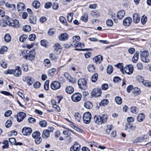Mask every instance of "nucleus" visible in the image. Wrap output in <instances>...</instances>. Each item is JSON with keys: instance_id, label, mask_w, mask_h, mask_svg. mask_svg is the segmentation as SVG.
I'll use <instances>...</instances> for the list:
<instances>
[{"instance_id": "obj_1", "label": "nucleus", "mask_w": 151, "mask_h": 151, "mask_svg": "<svg viewBox=\"0 0 151 151\" xmlns=\"http://www.w3.org/2000/svg\"><path fill=\"white\" fill-rule=\"evenodd\" d=\"M140 58L142 61L144 63H147L150 61L149 54L147 51H144L141 53Z\"/></svg>"}, {"instance_id": "obj_2", "label": "nucleus", "mask_w": 151, "mask_h": 151, "mask_svg": "<svg viewBox=\"0 0 151 151\" xmlns=\"http://www.w3.org/2000/svg\"><path fill=\"white\" fill-rule=\"evenodd\" d=\"M79 87L81 89L85 90L87 88V83L84 78H80L78 81Z\"/></svg>"}, {"instance_id": "obj_3", "label": "nucleus", "mask_w": 151, "mask_h": 151, "mask_svg": "<svg viewBox=\"0 0 151 151\" xmlns=\"http://www.w3.org/2000/svg\"><path fill=\"white\" fill-rule=\"evenodd\" d=\"M91 118V114L89 112H87L84 113L83 115V120L86 124H88L90 123Z\"/></svg>"}, {"instance_id": "obj_4", "label": "nucleus", "mask_w": 151, "mask_h": 151, "mask_svg": "<svg viewBox=\"0 0 151 151\" xmlns=\"http://www.w3.org/2000/svg\"><path fill=\"white\" fill-rule=\"evenodd\" d=\"M101 93V90L100 88H96L93 89L91 92L92 96L95 97L100 96Z\"/></svg>"}, {"instance_id": "obj_5", "label": "nucleus", "mask_w": 151, "mask_h": 151, "mask_svg": "<svg viewBox=\"0 0 151 151\" xmlns=\"http://www.w3.org/2000/svg\"><path fill=\"white\" fill-rule=\"evenodd\" d=\"M82 97L81 95L78 93H75L71 96V99L73 101L77 102L79 101Z\"/></svg>"}, {"instance_id": "obj_6", "label": "nucleus", "mask_w": 151, "mask_h": 151, "mask_svg": "<svg viewBox=\"0 0 151 151\" xmlns=\"http://www.w3.org/2000/svg\"><path fill=\"white\" fill-rule=\"evenodd\" d=\"M136 128L135 125H134L132 123H127L125 126V129L128 132L133 131Z\"/></svg>"}, {"instance_id": "obj_7", "label": "nucleus", "mask_w": 151, "mask_h": 151, "mask_svg": "<svg viewBox=\"0 0 151 151\" xmlns=\"http://www.w3.org/2000/svg\"><path fill=\"white\" fill-rule=\"evenodd\" d=\"M8 25L14 28H18L19 26V22L16 20H12L10 19L8 20Z\"/></svg>"}, {"instance_id": "obj_8", "label": "nucleus", "mask_w": 151, "mask_h": 151, "mask_svg": "<svg viewBox=\"0 0 151 151\" xmlns=\"http://www.w3.org/2000/svg\"><path fill=\"white\" fill-rule=\"evenodd\" d=\"M124 72L130 75L133 71V67L131 65H127L124 68Z\"/></svg>"}, {"instance_id": "obj_9", "label": "nucleus", "mask_w": 151, "mask_h": 151, "mask_svg": "<svg viewBox=\"0 0 151 151\" xmlns=\"http://www.w3.org/2000/svg\"><path fill=\"white\" fill-rule=\"evenodd\" d=\"M28 53L27 56V59L32 60L35 55V52L34 50L32 49L30 51H28Z\"/></svg>"}, {"instance_id": "obj_10", "label": "nucleus", "mask_w": 151, "mask_h": 151, "mask_svg": "<svg viewBox=\"0 0 151 151\" xmlns=\"http://www.w3.org/2000/svg\"><path fill=\"white\" fill-rule=\"evenodd\" d=\"M50 87L52 89L56 90L60 88V83L58 81H55L52 83Z\"/></svg>"}, {"instance_id": "obj_11", "label": "nucleus", "mask_w": 151, "mask_h": 151, "mask_svg": "<svg viewBox=\"0 0 151 151\" xmlns=\"http://www.w3.org/2000/svg\"><path fill=\"white\" fill-rule=\"evenodd\" d=\"M32 132V129L29 127H24L22 131L23 134L24 135H29L31 134Z\"/></svg>"}, {"instance_id": "obj_12", "label": "nucleus", "mask_w": 151, "mask_h": 151, "mask_svg": "<svg viewBox=\"0 0 151 151\" xmlns=\"http://www.w3.org/2000/svg\"><path fill=\"white\" fill-rule=\"evenodd\" d=\"M23 81H27L28 85L30 86L33 83V81L32 79V78L29 76H24L22 78Z\"/></svg>"}, {"instance_id": "obj_13", "label": "nucleus", "mask_w": 151, "mask_h": 151, "mask_svg": "<svg viewBox=\"0 0 151 151\" xmlns=\"http://www.w3.org/2000/svg\"><path fill=\"white\" fill-rule=\"evenodd\" d=\"M26 114L23 112H20L17 114V120L18 122L22 121L26 116Z\"/></svg>"}, {"instance_id": "obj_14", "label": "nucleus", "mask_w": 151, "mask_h": 151, "mask_svg": "<svg viewBox=\"0 0 151 151\" xmlns=\"http://www.w3.org/2000/svg\"><path fill=\"white\" fill-rule=\"evenodd\" d=\"M132 21V19L128 17L124 19L123 21V24L125 26H129L131 24Z\"/></svg>"}, {"instance_id": "obj_15", "label": "nucleus", "mask_w": 151, "mask_h": 151, "mask_svg": "<svg viewBox=\"0 0 151 151\" xmlns=\"http://www.w3.org/2000/svg\"><path fill=\"white\" fill-rule=\"evenodd\" d=\"M13 74L17 77H19L21 75L22 71L20 68L19 66L16 67L15 69L14 70Z\"/></svg>"}, {"instance_id": "obj_16", "label": "nucleus", "mask_w": 151, "mask_h": 151, "mask_svg": "<svg viewBox=\"0 0 151 151\" xmlns=\"http://www.w3.org/2000/svg\"><path fill=\"white\" fill-rule=\"evenodd\" d=\"M80 145L76 142L70 148V151H79L80 148Z\"/></svg>"}, {"instance_id": "obj_17", "label": "nucleus", "mask_w": 151, "mask_h": 151, "mask_svg": "<svg viewBox=\"0 0 151 151\" xmlns=\"http://www.w3.org/2000/svg\"><path fill=\"white\" fill-rule=\"evenodd\" d=\"M74 41H72L71 43V45L75 47H80L81 48L83 47L84 45L83 43H81L80 42H74Z\"/></svg>"}, {"instance_id": "obj_18", "label": "nucleus", "mask_w": 151, "mask_h": 151, "mask_svg": "<svg viewBox=\"0 0 151 151\" xmlns=\"http://www.w3.org/2000/svg\"><path fill=\"white\" fill-rule=\"evenodd\" d=\"M133 20L135 23H138L140 20V17L139 14L135 13L133 15Z\"/></svg>"}, {"instance_id": "obj_19", "label": "nucleus", "mask_w": 151, "mask_h": 151, "mask_svg": "<svg viewBox=\"0 0 151 151\" xmlns=\"http://www.w3.org/2000/svg\"><path fill=\"white\" fill-rule=\"evenodd\" d=\"M102 57L100 55H99L93 58L94 61L96 63H100L102 61Z\"/></svg>"}, {"instance_id": "obj_20", "label": "nucleus", "mask_w": 151, "mask_h": 151, "mask_svg": "<svg viewBox=\"0 0 151 151\" xmlns=\"http://www.w3.org/2000/svg\"><path fill=\"white\" fill-rule=\"evenodd\" d=\"M140 78L141 80H139L140 82L142 83V84L145 86H148L149 87H151V83L147 80L143 81V78L140 77Z\"/></svg>"}, {"instance_id": "obj_21", "label": "nucleus", "mask_w": 151, "mask_h": 151, "mask_svg": "<svg viewBox=\"0 0 151 151\" xmlns=\"http://www.w3.org/2000/svg\"><path fill=\"white\" fill-rule=\"evenodd\" d=\"M17 9L19 12L24 10L25 8V4L22 3L20 2L17 5Z\"/></svg>"}, {"instance_id": "obj_22", "label": "nucleus", "mask_w": 151, "mask_h": 151, "mask_svg": "<svg viewBox=\"0 0 151 151\" xmlns=\"http://www.w3.org/2000/svg\"><path fill=\"white\" fill-rule=\"evenodd\" d=\"M50 136V132L49 130L45 129L44 130L42 134L43 138L45 139L49 137Z\"/></svg>"}, {"instance_id": "obj_23", "label": "nucleus", "mask_w": 151, "mask_h": 151, "mask_svg": "<svg viewBox=\"0 0 151 151\" xmlns=\"http://www.w3.org/2000/svg\"><path fill=\"white\" fill-rule=\"evenodd\" d=\"M68 37V34L66 33L61 34L59 37V40L61 41H64L67 40Z\"/></svg>"}, {"instance_id": "obj_24", "label": "nucleus", "mask_w": 151, "mask_h": 151, "mask_svg": "<svg viewBox=\"0 0 151 151\" xmlns=\"http://www.w3.org/2000/svg\"><path fill=\"white\" fill-rule=\"evenodd\" d=\"M30 23L32 24H35L36 23L37 21V17L34 16H30L29 19Z\"/></svg>"}, {"instance_id": "obj_25", "label": "nucleus", "mask_w": 151, "mask_h": 151, "mask_svg": "<svg viewBox=\"0 0 151 151\" xmlns=\"http://www.w3.org/2000/svg\"><path fill=\"white\" fill-rule=\"evenodd\" d=\"M125 14V12L124 10H121L117 13V17L119 19H121L123 17Z\"/></svg>"}, {"instance_id": "obj_26", "label": "nucleus", "mask_w": 151, "mask_h": 151, "mask_svg": "<svg viewBox=\"0 0 151 151\" xmlns=\"http://www.w3.org/2000/svg\"><path fill=\"white\" fill-rule=\"evenodd\" d=\"M74 91V88L71 86H68L65 88V91L68 94H70L72 93Z\"/></svg>"}, {"instance_id": "obj_27", "label": "nucleus", "mask_w": 151, "mask_h": 151, "mask_svg": "<svg viewBox=\"0 0 151 151\" xmlns=\"http://www.w3.org/2000/svg\"><path fill=\"white\" fill-rule=\"evenodd\" d=\"M84 107L88 109H91L93 107V105L91 103L90 101H88L84 104Z\"/></svg>"}, {"instance_id": "obj_28", "label": "nucleus", "mask_w": 151, "mask_h": 151, "mask_svg": "<svg viewBox=\"0 0 151 151\" xmlns=\"http://www.w3.org/2000/svg\"><path fill=\"white\" fill-rule=\"evenodd\" d=\"M139 52H136L132 58V61L134 63H136L139 57Z\"/></svg>"}, {"instance_id": "obj_29", "label": "nucleus", "mask_w": 151, "mask_h": 151, "mask_svg": "<svg viewBox=\"0 0 151 151\" xmlns=\"http://www.w3.org/2000/svg\"><path fill=\"white\" fill-rule=\"evenodd\" d=\"M94 120L96 123L99 124H102V122H101V119L100 116H95L94 117Z\"/></svg>"}, {"instance_id": "obj_30", "label": "nucleus", "mask_w": 151, "mask_h": 151, "mask_svg": "<svg viewBox=\"0 0 151 151\" xmlns=\"http://www.w3.org/2000/svg\"><path fill=\"white\" fill-rule=\"evenodd\" d=\"M32 5L34 8L38 9L40 6V3L37 1H35L33 2Z\"/></svg>"}, {"instance_id": "obj_31", "label": "nucleus", "mask_w": 151, "mask_h": 151, "mask_svg": "<svg viewBox=\"0 0 151 151\" xmlns=\"http://www.w3.org/2000/svg\"><path fill=\"white\" fill-rule=\"evenodd\" d=\"M141 91L139 88L135 87L133 90L132 92L135 95H138L140 94Z\"/></svg>"}, {"instance_id": "obj_32", "label": "nucleus", "mask_w": 151, "mask_h": 151, "mask_svg": "<svg viewBox=\"0 0 151 151\" xmlns=\"http://www.w3.org/2000/svg\"><path fill=\"white\" fill-rule=\"evenodd\" d=\"M88 19V14L86 13H85L83 16L81 17V19L82 21L86 22H87Z\"/></svg>"}, {"instance_id": "obj_33", "label": "nucleus", "mask_w": 151, "mask_h": 151, "mask_svg": "<svg viewBox=\"0 0 151 151\" xmlns=\"http://www.w3.org/2000/svg\"><path fill=\"white\" fill-rule=\"evenodd\" d=\"M145 115L143 113L139 114L138 116L137 119L138 121L139 122H142L145 118Z\"/></svg>"}, {"instance_id": "obj_34", "label": "nucleus", "mask_w": 151, "mask_h": 151, "mask_svg": "<svg viewBox=\"0 0 151 151\" xmlns=\"http://www.w3.org/2000/svg\"><path fill=\"white\" fill-rule=\"evenodd\" d=\"M88 69L89 72H93L95 71V68L93 65L91 64L88 66Z\"/></svg>"}, {"instance_id": "obj_35", "label": "nucleus", "mask_w": 151, "mask_h": 151, "mask_svg": "<svg viewBox=\"0 0 151 151\" xmlns=\"http://www.w3.org/2000/svg\"><path fill=\"white\" fill-rule=\"evenodd\" d=\"M40 133L39 131H36L32 134V136L35 139L40 137Z\"/></svg>"}, {"instance_id": "obj_36", "label": "nucleus", "mask_w": 151, "mask_h": 151, "mask_svg": "<svg viewBox=\"0 0 151 151\" xmlns=\"http://www.w3.org/2000/svg\"><path fill=\"white\" fill-rule=\"evenodd\" d=\"M11 39V37L10 35L9 34H6L4 36V40L6 42H10Z\"/></svg>"}, {"instance_id": "obj_37", "label": "nucleus", "mask_w": 151, "mask_h": 151, "mask_svg": "<svg viewBox=\"0 0 151 151\" xmlns=\"http://www.w3.org/2000/svg\"><path fill=\"white\" fill-rule=\"evenodd\" d=\"M109 101L107 99H103L102 100L100 103L101 106H104L106 105L108 103Z\"/></svg>"}, {"instance_id": "obj_38", "label": "nucleus", "mask_w": 151, "mask_h": 151, "mask_svg": "<svg viewBox=\"0 0 151 151\" xmlns=\"http://www.w3.org/2000/svg\"><path fill=\"white\" fill-rule=\"evenodd\" d=\"M74 116L76 120L78 122L79 121L81 118V114L78 112H76Z\"/></svg>"}, {"instance_id": "obj_39", "label": "nucleus", "mask_w": 151, "mask_h": 151, "mask_svg": "<svg viewBox=\"0 0 151 151\" xmlns=\"http://www.w3.org/2000/svg\"><path fill=\"white\" fill-rule=\"evenodd\" d=\"M8 24V22L5 21L2 19H0V25L3 27L6 26Z\"/></svg>"}, {"instance_id": "obj_40", "label": "nucleus", "mask_w": 151, "mask_h": 151, "mask_svg": "<svg viewBox=\"0 0 151 151\" xmlns=\"http://www.w3.org/2000/svg\"><path fill=\"white\" fill-rule=\"evenodd\" d=\"M101 119V122L102 123L106 122L107 120V116L105 114H103L101 116H100Z\"/></svg>"}, {"instance_id": "obj_41", "label": "nucleus", "mask_w": 151, "mask_h": 151, "mask_svg": "<svg viewBox=\"0 0 151 151\" xmlns=\"http://www.w3.org/2000/svg\"><path fill=\"white\" fill-rule=\"evenodd\" d=\"M113 71V68L111 65H109L107 69V72L108 74H111Z\"/></svg>"}, {"instance_id": "obj_42", "label": "nucleus", "mask_w": 151, "mask_h": 151, "mask_svg": "<svg viewBox=\"0 0 151 151\" xmlns=\"http://www.w3.org/2000/svg\"><path fill=\"white\" fill-rule=\"evenodd\" d=\"M56 71V69L53 68L51 69L50 70L48 71V75L50 76H52L53 75Z\"/></svg>"}, {"instance_id": "obj_43", "label": "nucleus", "mask_w": 151, "mask_h": 151, "mask_svg": "<svg viewBox=\"0 0 151 151\" xmlns=\"http://www.w3.org/2000/svg\"><path fill=\"white\" fill-rule=\"evenodd\" d=\"M73 14V13H70L68 14L67 19L69 22H72Z\"/></svg>"}, {"instance_id": "obj_44", "label": "nucleus", "mask_w": 151, "mask_h": 151, "mask_svg": "<svg viewBox=\"0 0 151 151\" xmlns=\"http://www.w3.org/2000/svg\"><path fill=\"white\" fill-rule=\"evenodd\" d=\"M27 38V36L26 35H23L20 36L19 40L20 42H23L25 41V39Z\"/></svg>"}, {"instance_id": "obj_45", "label": "nucleus", "mask_w": 151, "mask_h": 151, "mask_svg": "<svg viewBox=\"0 0 151 151\" xmlns=\"http://www.w3.org/2000/svg\"><path fill=\"white\" fill-rule=\"evenodd\" d=\"M98 74L97 73L94 74L91 77V81L92 82H95L97 80Z\"/></svg>"}, {"instance_id": "obj_46", "label": "nucleus", "mask_w": 151, "mask_h": 151, "mask_svg": "<svg viewBox=\"0 0 151 151\" xmlns=\"http://www.w3.org/2000/svg\"><path fill=\"white\" fill-rule=\"evenodd\" d=\"M23 30L25 32H29L31 30V27L29 25H26L23 27Z\"/></svg>"}, {"instance_id": "obj_47", "label": "nucleus", "mask_w": 151, "mask_h": 151, "mask_svg": "<svg viewBox=\"0 0 151 151\" xmlns=\"http://www.w3.org/2000/svg\"><path fill=\"white\" fill-rule=\"evenodd\" d=\"M55 32V29L53 28L50 29L48 32V34L50 36L53 35Z\"/></svg>"}, {"instance_id": "obj_48", "label": "nucleus", "mask_w": 151, "mask_h": 151, "mask_svg": "<svg viewBox=\"0 0 151 151\" xmlns=\"http://www.w3.org/2000/svg\"><path fill=\"white\" fill-rule=\"evenodd\" d=\"M116 102L118 104H120L122 102V99L119 96H117L115 98Z\"/></svg>"}, {"instance_id": "obj_49", "label": "nucleus", "mask_w": 151, "mask_h": 151, "mask_svg": "<svg viewBox=\"0 0 151 151\" xmlns=\"http://www.w3.org/2000/svg\"><path fill=\"white\" fill-rule=\"evenodd\" d=\"M8 50V48L6 46L2 47L0 50V53L1 54H4Z\"/></svg>"}, {"instance_id": "obj_50", "label": "nucleus", "mask_w": 151, "mask_h": 151, "mask_svg": "<svg viewBox=\"0 0 151 151\" xmlns=\"http://www.w3.org/2000/svg\"><path fill=\"white\" fill-rule=\"evenodd\" d=\"M39 124L42 127H45L47 125V122L45 120H42L39 122Z\"/></svg>"}, {"instance_id": "obj_51", "label": "nucleus", "mask_w": 151, "mask_h": 151, "mask_svg": "<svg viewBox=\"0 0 151 151\" xmlns=\"http://www.w3.org/2000/svg\"><path fill=\"white\" fill-rule=\"evenodd\" d=\"M49 80H47L45 82V83L44 88L46 90H47L49 89Z\"/></svg>"}, {"instance_id": "obj_52", "label": "nucleus", "mask_w": 151, "mask_h": 151, "mask_svg": "<svg viewBox=\"0 0 151 151\" xmlns=\"http://www.w3.org/2000/svg\"><path fill=\"white\" fill-rule=\"evenodd\" d=\"M1 66L3 68H6L7 66V63L4 60H2L0 62Z\"/></svg>"}, {"instance_id": "obj_53", "label": "nucleus", "mask_w": 151, "mask_h": 151, "mask_svg": "<svg viewBox=\"0 0 151 151\" xmlns=\"http://www.w3.org/2000/svg\"><path fill=\"white\" fill-rule=\"evenodd\" d=\"M91 14L94 17H97L100 16L99 12L98 11H95L91 13Z\"/></svg>"}, {"instance_id": "obj_54", "label": "nucleus", "mask_w": 151, "mask_h": 151, "mask_svg": "<svg viewBox=\"0 0 151 151\" xmlns=\"http://www.w3.org/2000/svg\"><path fill=\"white\" fill-rule=\"evenodd\" d=\"M61 51V48H55L54 50V52L57 55L59 54Z\"/></svg>"}, {"instance_id": "obj_55", "label": "nucleus", "mask_w": 151, "mask_h": 151, "mask_svg": "<svg viewBox=\"0 0 151 151\" xmlns=\"http://www.w3.org/2000/svg\"><path fill=\"white\" fill-rule=\"evenodd\" d=\"M9 142L7 140H5L3 142V144L4 145L3 146L4 148H8L9 147Z\"/></svg>"}, {"instance_id": "obj_56", "label": "nucleus", "mask_w": 151, "mask_h": 151, "mask_svg": "<svg viewBox=\"0 0 151 151\" xmlns=\"http://www.w3.org/2000/svg\"><path fill=\"white\" fill-rule=\"evenodd\" d=\"M28 51L26 50H24L22 51V56L24 58H26L27 59V56L28 55V52L27 51Z\"/></svg>"}, {"instance_id": "obj_57", "label": "nucleus", "mask_w": 151, "mask_h": 151, "mask_svg": "<svg viewBox=\"0 0 151 151\" xmlns=\"http://www.w3.org/2000/svg\"><path fill=\"white\" fill-rule=\"evenodd\" d=\"M106 24L108 26L111 27L113 25L112 21L110 19H108L106 21Z\"/></svg>"}, {"instance_id": "obj_58", "label": "nucleus", "mask_w": 151, "mask_h": 151, "mask_svg": "<svg viewBox=\"0 0 151 151\" xmlns=\"http://www.w3.org/2000/svg\"><path fill=\"white\" fill-rule=\"evenodd\" d=\"M36 38V35L34 34H32L29 36V39L30 41H34Z\"/></svg>"}, {"instance_id": "obj_59", "label": "nucleus", "mask_w": 151, "mask_h": 151, "mask_svg": "<svg viewBox=\"0 0 151 151\" xmlns=\"http://www.w3.org/2000/svg\"><path fill=\"white\" fill-rule=\"evenodd\" d=\"M12 125V122L11 120H8L5 123L6 127L7 128L9 127Z\"/></svg>"}, {"instance_id": "obj_60", "label": "nucleus", "mask_w": 151, "mask_h": 151, "mask_svg": "<svg viewBox=\"0 0 151 151\" xmlns=\"http://www.w3.org/2000/svg\"><path fill=\"white\" fill-rule=\"evenodd\" d=\"M147 20L146 17L145 15L143 16L141 19V21L142 24H144Z\"/></svg>"}, {"instance_id": "obj_61", "label": "nucleus", "mask_w": 151, "mask_h": 151, "mask_svg": "<svg viewBox=\"0 0 151 151\" xmlns=\"http://www.w3.org/2000/svg\"><path fill=\"white\" fill-rule=\"evenodd\" d=\"M80 38L79 36H74L73 37V41H74V42H79V40H80Z\"/></svg>"}, {"instance_id": "obj_62", "label": "nucleus", "mask_w": 151, "mask_h": 151, "mask_svg": "<svg viewBox=\"0 0 151 151\" xmlns=\"http://www.w3.org/2000/svg\"><path fill=\"white\" fill-rule=\"evenodd\" d=\"M42 139L41 137H39L35 139V142L37 144H39L41 142Z\"/></svg>"}, {"instance_id": "obj_63", "label": "nucleus", "mask_w": 151, "mask_h": 151, "mask_svg": "<svg viewBox=\"0 0 151 151\" xmlns=\"http://www.w3.org/2000/svg\"><path fill=\"white\" fill-rule=\"evenodd\" d=\"M41 45L42 46L45 47H46L47 46V43L46 41L45 40H42L41 41Z\"/></svg>"}, {"instance_id": "obj_64", "label": "nucleus", "mask_w": 151, "mask_h": 151, "mask_svg": "<svg viewBox=\"0 0 151 151\" xmlns=\"http://www.w3.org/2000/svg\"><path fill=\"white\" fill-rule=\"evenodd\" d=\"M68 80L72 84L75 83L76 81V78H72L71 77L70 78H69V79H68Z\"/></svg>"}]
</instances>
